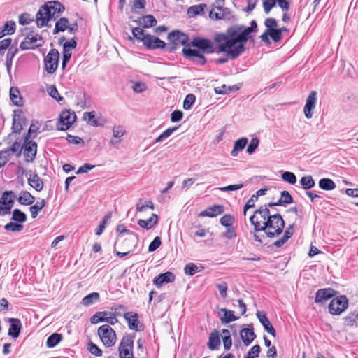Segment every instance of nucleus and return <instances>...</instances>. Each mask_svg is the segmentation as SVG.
I'll return each mask as SVG.
<instances>
[{"label": "nucleus", "mask_w": 358, "mask_h": 358, "mask_svg": "<svg viewBox=\"0 0 358 358\" xmlns=\"http://www.w3.org/2000/svg\"><path fill=\"white\" fill-rule=\"evenodd\" d=\"M258 31L255 20H252L250 27L234 25L229 27L226 33H218L215 36V41L218 43L215 50L213 43L207 38L196 37L192 41V46L201 50L203 53L225 52L230 59L238 57L245 50V43L252 39V33Z\"/></svg>", "instance_id": "1"}, {"label": "nucleus", "mask_w": 358, "mask_h": 358, "mask_svg": "<svg viewBox=\"0 0 358 358\" xmlns=\"http://www.w3.org/2000/svg\"><path fill=\"white\" fill-rule=\"evenodd\" d=\"M255 231H263L269 238L278 236L285 227V221L278 214L271 215L266 207H259L250 217Z\"/></svg>", "instance_id": "2"}, {"label": "nucleus", "mask_w": 358, "mask_h": 358, "mask_svg": "<svg viewBox=\"0 0 358 358\" xmlns=\"http://www.w3.org/2000/svg\"><path fill=\"white\" fill-rule=\"evenodd\" d=\"M65 10L64 6L57 1H49L42 6L38 10L36 20L38 27L48 24L51 19H56Z\"/></svg>", "instance_id": "3"}, {"label": "nucleus", "mask_w": 358, "mask_h": 358, "mask_svg": "<svg viewBox=\"0 0 358 358\" xmlns=\"http://www.w3.org/2000/svg\"><path fill=\"white\" fill-rule=\"evenodd\" d=\"M348 303L349 301L345 295L334 298L329 304V312L333 315H340L348 308Z\"/></svg>", "instance_id": "4"}, {"label": "nucleus", "mask_w": 358, "mask_h": 358, "mask_svg": "<svg viewBox=\"0 0 358 358\" xmlns=\"http://www.w3.org/2000/svg\"><path fill=\"white\" fill-rule=\"evenodd\" d=\"M97 333L105 346L112 347L115 344L116 334L108 324H103L99 327Z\"/></svg>", "instance_id": "5"}, {"label": "nucleus", "mask_w": 358, "mask_h": 358, "mask_svg": "<svg viewBox=\"0 0 358 358\" xmlns=\"http://www.w3.org/2000/svg\"><path fill=\"white\" fill-rule=\"evenodd\" d=\"M45 41L41 36L31 31L26 36L24 40L21 42L20 48L22 50L35 49L43 45Z\"/></svg>", "instance_id": "6"}, {"label": "nucleus", "mask_w": 358, "mask_h": 358, "mask_svg": "<svg viewBox=\"0 0 358 358\" xmlns=\"http://www.w3.org/2000/svg\"><path fill=\"white\" fill-rule=\"evenodd\" d=\"M134 338L130 335L124 336L119 345L120 358H134L133 355Z\"/></svg>", "instance_id": "7"}, {"label": "nucleus", "mask_w": 358, "mask_h": 358, "mask_svg": "<svg viewBox=\"0 0 358 358\" xmlns=\"http://www.w3.org/2000/svg\"><path fill=\"white\" fill-rule=\"evenodd\" d=\"M59 53L56 49H51L44 59L45 71L50 74L54 73L59 63Z\"/></svg>", "instance_id": "8"}, {"label": "nucleus", "mask_w": 358, "mask_h": 358, "mask_svg": "<svg viewBox=\"0 0 358 358\" xmlns=\"http://www.w3.org/2000/svg\"><path fill=\"white\" fill-rule=\"evenodd\" d=\"M167 39L171 43V45L168 48L169 51H173L178 45H185L189 37L187 34L180 31H173L168 34Z\"/></svg>", "instance_id": "9"}, {"label": "nucleus", "mask_w": 358, "mask_h": 358, "mask_svg": "<svg viewBox=\"0 0 358 358\" xmlns=\"http://www.w3.org/2000/svg\"><path fill=\"white\" fill-rule=\"evenodd\" d=\"M289 1L290 0H263L262 6L266 14H268L276 4L283 12H287L290 6Z\"/></svg>", "instance_id": "10"}, {"label": "nucleus", "mask_w": 358, "mask_h": 358, "mask_svg": "<svg viewBox=\"0 0 358 358\" xmlns=\"http://www.w3.org/2000/svg\"><path fill=\"white\" fill-rule=\"evenodd\" d=\"M76 115L74 112L64 110L59 115L58 129L64 131L68 129L76 121Z\"/></svg>", "instance_id": "11"}, {"label": "nucleus", "mask_w": 358, "mask_h": 358, "mask_svg": "<svg viewBox=\"0 0 358 358\" xmlns=\"http://www.w3.org/2000/svg\"><path fill=\"white\" fill-rule=\"evenodd\" d=\"M142 43L149 50L164 49L166 47L164 41L149 34L142 38Z\"/></svg>", "instance_id": "12"}, {"label": "nucleus", "mask_w": 358, "mask_h": 358, "mask_svg": "<svg viewBox=\"0 0 358 358\" xmlns=\"http://www.w3.org/2000/svg\"><path fill=\"white\" fill-rule=\"evenodd\" d=\"M182 53L187 59L192 61L196 64L203 66L206 62L203 55L194 49L184 48L182 49Z\"/></svg>", "instance_id": "13"}, {"label": "nucleus", "mask_w": 358, "mask_h": 358, "mask_svg": "<svg viewBox=\"0 0 358 358\" xmlns=\"http://www.w3.org/2000/svg\"><path fill=\"white\" fill-rule=\"evenodd\" d=\"M337 293L338 292L332 288L320 289L315 294V301L319 304L324 303L329 299L334 297Z\"/></svg>", "instance_id": "14"}, {"label": "nucleus", "mask_w": 358, "mask_h": 358, "mask_svg": "<svg viewBox=\"0 0 358 358\" xmlns=\"http://www.w3.org/2000/svg\"><path fill=\"white\" fill-rule=\"evenodd\" d=\"M317 100V92L312 91L306 101V105L303 108V113L307 119H310L313 117V110L315 108Z\"/></svg>", "instance_id": "15"}, {"label": "nucleus", "mask_w": 358, "mask_h": 358, "mask_svg": "<svg viewBox=\"0 0 358 358\" xmlns=\"http://www.w3.org/2000/svg\"><path fill=\"white\" fill-rule=\"evenodd\" d=\"M24 155L26 157V160L28 162H32L34 159L36 155V143L29 139L27 141H24Z\"/></svg>", "instance_id": "16"}, {"label": "nucleus", "mask_w": 358, "mask_h": 358, "mask_svg": "<svg viewBox=\"0 0 358 358\" xmlns=\"http://www.w3.org/2000/svg\"><path fill=\"white\" fill-rule=\"evenodd\" d=\"M25 123V119L22 116V111L21 110H16L14 111L13 117L12 129L15 133H20L23 129V125Z\"/></svg>", "instance_id": "17"}, {"label": "nucleus", "mask_w": 358, "mask_h": 358, "mask_svg": "<svg viewBox=\"0 0 358 358\" xmlns=\"http://www.w3.org/2000/svg\"><path fill=\"white\" fill-rule=\"evenodd\" d=\"M7 322L10 324L8 329V336L13 338H17L22 329V322L20 319L17 318H8Z\"/></svg>", "instance_id": "18"}, {"label": "nucleus", "mask_w": 358, "mask_h": 358, "mask_svg": "<svg viewBox=\"0 0 358 358\" xmlns=\"http://www.w3.org/2000/svg\"><path fill=\"white\" fill-rule=\"evenodd\" d=\"M175 279V275L171 272L167 271L156 276L153 280V284L157 287H160L164 283L173 282Z\"/></svg>", "instance_id": "19"}, {"label": "nucleus", "mask_w": 358, "mask_h": 358, "mask_svg": "<svg viewBox=\"0 0 358 358\" xmlns=\"http://www.w3.org/2000/svg\"><path fill=\"white\" fill-rule=\"evenodd\" d=\"M124 318L128 323L129 328L131 330L141 331L143 329H138L140 324L138 315L133 312H127L124 314Z\"/></svg>", "instance_id": "20"}, {"label": "nucleus", "mask_w": 358, "mask_h": 358, "mask_svg": "<svg viewBox=\"0 0 358 358\" xmlns=\"http://www.w3.org/2000/svg\"><path fill=\"white\" fill-rule=\"evenodd\" d=\"M257 317L259 319L262 325L264 327L265 331H267L268 334H270L273 337H275V336H276L275 330L274 327H273V325L271 324V323L270 322V321L268 319L266 314L259 311L257 313Z\"/></svg>", "instance_id": "21"}, {"label": "nucleus", "mask_w": 358, "mask_h": 358, "mask_svg": "<svg viewBox=\"0 0 358 358\" xmlns=\"http://www.w3.org/2000/svg\"><path fill=\"white\" fill-rule=\"evenodd\" d=\"M240 336L246 346H248L256 338L252 327L241 329Z\"/></svg>", "instance_id": "22"}, {"label": "nucleus", "mask_w": 358, "mask_h": 358, "mask_svg": "<svg viewBox=\"0 0 358 358\" xmlns=\"http://www.w3.org/2000/svg\"><path fill=\"white\" fill-rule=\"evenodd\" d=\"M84 119L87 123L94 127H102L105 124V120L103 118L101 117H96L94 111L85 112L84 113Z\"/></svg>", "instance_id": "23"}, {"label": "nucleus", "mask_w": 358, "mask_h": 358, "mask_svg": "<svg viewBox=\"0 0 358 358\" xmlns=\"http://www.w3.org/2000/svg\"><path fill=\"white\" fill-rule=\"evenodd\" d=\"M134 22L137 24L142 26L143 28H150L157 24V20L152 15H144L139 17L138 20H134Z\"/></svg>", "instance_id": "24"}, {"label": "nucleus", "mask_w": 358, "mask_h": 358, "mask_svg": "<svg viewBox=\"0 0 358 358\" xmlns=\"http://www.w3.org/2000/svg\"><path fill=\"white\" fill-rule=\"evenodd\" d=\"M159 217L157 215L152 213L148 220L140 219L138 220V224L147 230L153 228L158 223Z\"/></svg>", "instance_id": "25"}, {"label": "nucleus", "mask_w": 358, "mask_h": 358, "mask_svg": "<svg viewBox=\"0 0 358 358\" xmlns=\"http://www.w3.org/2000/svg\"><path fill=\"white\" fill-rule=\"evenodd\" d=\"M220 319L222 323H229L237 320L239 317L235 316L233 310H229L226 308H221L219 311Z\"/></svg>", "instance_id": "26"}, {"label": "nucleus", "mask_w": 358, "mask_h": 358, "mask_svg": "<svg viewBox=\"0 0 358 358\" xmlns=\"http://www.w3.org/2000/svg\"><path fill=\"white\" fill-rule=\"evenodd\" d=\"M28 184L36 191L41 192L43 188V182L41 178L36 174H30L27 178Z\"/></svg>", "instance_id": "27"}, {"label": "nucleus", "mask_w": 358, "mask_h": 358, "mask_svg": "<svg viewBox=\"0 0 358 358\" xmlns=\"http://www.w3.org/2000/svg\"><path fill=\"white\" fill-rule=\"evenodd\" d=\"M224 211V207L221 205H215L211 207H208L205 210L200 213V216H206L210 217H215L220 215Z\"/></svg>", "instance_id": "28"}, {"label": "nucleus", "mask_w": 358, "mask_h": 358, "mask_svg": "<svg viewBox=\"0 0 358 358\" xmlns=\"http://www.w3.org/2000/svg\"><path fill=\"white\" fill-rule=\"evenodd\" d=\"M16 197L13 191H5L0 199V204L13 208Z\"/></svg>", "instance_id": "29"}, {"label": "nucleus", "mask_w": 358, "mask_h": 358, "mask_svg": "<svg viewBox=\"0 0 358 358\" xmlns=\"http://www.w3.org/2000/svg\"><path fill=\"white\" fill-rule=\"evenodd\" d=\"M10 99L16 106H22L23 105L22 97L20 96L19 90L15 87H12L10 89Z\"/></svg>", "instance_id": "30"}, {"label": "nucleus", "mask_w": 358, "mask_h": 358, "mask_svg": "<svg viewBox=\"0 0 358 358\" xmlns=\"http://www.w3.org/2000/svg\"><path fill=\"white\" fill-rule=\"evenodd\" d=\"M17 201L24 206L31 205L35 201V198L27 191H22L17 199Z\"/></svg>", "instance_id": "31"}, {"label": "nucleus", "mask_w": 358, "mask_h": 358, "mask_svg": "<svg viewBox=\"0 0 358 358\" xmlns=\"http://www.w3.org/2000/svg\"><path fill=\"white\" fill-rule=\"evenodd\" d=\"M69 21L66 17L59 18L55 23V29L52 34H57L59 32H63L69 28Z\"/></svg>", "instance_id": "32"}, {"label": "nucleus", "mask_w": 358, "mask_h": 358, "mask_svg": "<svg viewBox=\"0 0 358 358\" xmlns=\"http://www.w3.org/2000/svg\"><path fill=\"white\" fill-rule=\"evenodd\" d=\"M248 140L245 137L241 138L234 142V148L231 152L233 157L238 155V152L243 150L246 146Z\"/></svg>", "instance_id": "33"}, {"label": "nucleus", "mask_w": 358, "mask_h": 358, "mask_svg": "<svg viewBox=\"0 0 358 358\" xmlns=\"http://www.w3.org/2000/svg\"><path fill=\"white\" fill-rule=\"evenodd\" d=\"M100 295L98 292H92L83 298L81 303L86 307L99 301Z\"/></svg>", "instance_id": "34"}, {"label": "nucleus", "mask_w": 358, "mask_h": 358, "mask_svg": "<svg viewBox=\"0 0 358 358\" xmlns=\"http://www.w3.org/2000/svg\"><path fill=\"white\" fill-rule=\"evenodd\" d=\"M206 8V4H199L190 6L187 11L189 17H194L199 15H203L204 9Z\"/></svg>", "instance_id": "35"}, {"label": "nucleus", "mask_w": 358, "mask_h": 358, "mask_svg": "<svg viewBox=\"0 0 358 358\" xmlns=\"http://www.w3.org/2000/svg\"><path fill=\"white\" fill-rule=\"evenodd\" d=\"M220 345V338L217 331H214L210 334L208 343V347L210 350H214L218 348Z\"/></svg>", "instance_id": "36"}, {"label": "nucleus", "mask_w": 358, "mask_h": 358, "mask_svg": "<svg viewBox=\"0 0 358 358\" xmlns=\"http://www.w3.org/2000/svg\"><path fill=\"white\" fill-rule=\"evenodd\" d=\"M319 187L324 190L330 191L336 188L335 182L330 178H322L319 181Z\"/></svg>", "instance_id": "37"}, {"label": "nucleus", "mask_w": 358, "mask_h": 358, "mask_svg": "<svg viewBox=\"0 0 358 358\" xmlns=\"http://www.w3.org/2000/svg\"><path fill=\"white\" fill-rule=\"evenodd\" d=\"M45 206V201L41 199L40 201H37L34 205L29 208L31 215L32 218H36L38 214V212L41 210Z\"/></svg>", "instance_id": "38"}, {"label": "nucleus", "mask_w": 358, "mask_h": 358, "mask_svg": "<svg viewBox=\"0 0 358 358\" xmlns=\"http://www.w3.org/2000/svg\"><path fill=\"white\" fill-rule=\"evenodd\" d=\"M62 340V336L57 333L51 334L47 339L46 345L48 348L55 347Z\"/></svg>", "instance_id": "39"}, {"label": "nucleus", "mask_w": 358, "mask_h": 358, "mask_svg": "<svg viewBox=\"0 0 358 358\" xmlns=\"http://www.w3.org/2000/svg\"><path fill=\"white\" fill-rule=\"evenodd\" d=\"M358 321V313L356 311L350 313L344 317L345 324L350 327L357 326Z\"/></svg>", "instance_id": "40"}, {"label": "nucleus", "mask_w": 358, "mask_h": 358, "mask_svg": "<svg viewBox=\"0 0 358 358\" xmlns=\"http://www.w3.org/2000/svg\"><path fill=\"white\" fill-rule=\"evenodd\" d=\"M15 30V23L13 21L7 22L3 29L0 31V38L4 36L6 34H12Z\"/></svg>", "instance_id": "41"}, {"label": "nucleus", "mask_w": 358, "mask_h": 358, "mask_svg": "<svg viewBox=\"0 0 358 358\" xmlns=\"http://www.w3.org/2000/svg\"><path fill=\"white\" fill-rule=\"evenodd\" d=\"M292 235L293 231L285 230L282 237L275 241L273 245L276 248H281L286 243V242L292 237Z\"/></svg>", "instance_id": "42"}, {"label": "nucleus", "mask_w": 358, "mask_h": 358, "mask_svg": "<svg viewBox=\"0 0 358 358\" xmlns=\"http://www.w3.org/2000/svg\"><path fill=\"white\" fill-rule=\"evenodd\" d=\"M301 185L305 189H309L315 185V181L311 176H303L299 181Z\"/></svg>", "instance_id": "43"}, {"label": "nucleus", "mask_w": 358, "mask_h": 358, "mask_svg": "<svg viewBox=\"0 0 358 358\" xmlns=\"http://www.w3.org/2000/svg\"><path fill=\"white\" fill-rule=\"evenodd\" d=\"M22 148L19 142H15L10 148H7L3 150L6 151V155L8 157L10 152L16 154L17 157H20L22 154Z\"/></svg>", "instance_id": "44"}, {"label": "nucleus", "mask_w": 358, "mask_h": 358, "mask_svg": "<svg viewBox=\"0 0 358 358\" xmlns=\"http://www.w3.org/2000/svg\"><path fill=\"white\" fill-rule=\"evenodd\" d=\"M107 315H108V311L97 312L91 317L90 322L92 324L104 322L106 317H107Z\"/></svg>", "instance_id": "45"}, {"label": "nucleus", "mask_w": 358, "mask_h": 358, "mask_svg": "<svg viewBox=\"0 0 358 358\" xmlns=\"http://www.w3.org/2000/svg\"><path fill=\"white\" fill-rule=\"evenodd\" d=\"M294 202L293 198L287 191H282L280 194V197L278 199V203L281 206L291 204Z\"/></svg>", "instance_id": "46"}, {"label": "nucleus", "mask_w": 358, "mask_h": 358, "mask_svg": "<svg viewBox=\"0 0 358 358\" xmlns=\"http://www.w3.org/2000/svg\"><path fill=\"white\" fill-rule=\"evenodd\" d=\"M178 127H173L165 130L157 138H155V143L162 142L169 138L176 130L178 129Z\"/></svg>", "instance_id": "47"}, {"label": "nucleus", "mask_w": 358, "mask_h": 358, "mask_svg": "<svg viewBox=\"0 0 358 358\" xmlns=\"http://www.w3.org/2000/svg\"><path fill=\"white\" fill-rule=\"evenodd\" d=\"M12 220L22 224L27 220V215L19 209H15L13 211Z\"/></svg>", "instance_id": "48"}, {"label": "nucleus", "mask_w": 358, "mask_h": 358, "mask_svg": "<svg viewBox=\"0 0 358 358\" xmlns=\"http://www.w3.org/2000/svg\"><path fill=\"white\" fill-rule=\"evenodd\" d=\"M222 10V6H215L210 11L209 17L213 20H222V15H223Z\"/></svg>", "instance_id": "49"}, {"label": "nucleus", "mask_w": 358, "mask_h": 358, "mask_svg": "<svg viewBox=\"0 0 358 358\" xmlns=\"http://www.w3.org/2000/svg\"><path fill=\"white\" fill-rule=\"evenodd\" d=\"M24 226L22 224L15 223V222H9L4 226V229L6 231H12V232H17L20 231L23 229Z\"/></svg>", "instance_id": "50"}, {"label": "nucleus", "mask_w": 358, "mask_h": 358, "mask_svg": "<svg viewBox=\"0 0 358 358\" xmlns=\"http://www.w3.org/2000/svg\"><path fill=\"white\" fill-rule=\"evenodd\" d=\"M234 221V217L229 214H226L223 215L220 220V224L226 227H229L232 226Z\"/></svg>", "instance_id": "51"}, {"label": "nucleus", "mask_w": 358, "mask_h": 358, "mask_svg": "<svg viewBox=\"0 0 358 358\" xmlns=\"http://www.w3.org/2000/svg\"><path fill=\"white\" fill-rule=\"evenodd\" d=\"M282 179L291 184L294 185L296 182V177L292 172L285 171L282 174Z\"/></svg>", "instance_id": "52"}, {"label": "nucleus", "mask_w": 358, "mask_h": 358, "mask_svg": "<svg viewBox=\"0 0 358 358\" xmlns=\"http://www.w3.org/2000/svg\"><path fill=\"white\" fill-rule=\"evenodd\" d=\"M196 97L193 94H189L186 96L183 102V108L189 110L194 103Z\"/></svg>", "instance_id": "53"}, {"label": "nucleus", "mask_w": 358, "mask_h": 358, "mask_svg": "<svg viewBox=\"0 0 358 358\" xmlns=\"http://www.w3.org/2000/svg\"><path fill=\"white\" fill-rule=\"evenodd\" d=\"M17 52V48H14V49L13 48H9V50L7 52V55H6V65L8 70H9V69L10 68V66L12 65V60Z\"/></svg>", "instance_id": "54"}, {"label": "nucleus", "mask_w": 358, "mask_h": 358, "mask_svg": "<svg viewBox=\"0 0 358 358\" xmlns=\"http://www.w3.org/2000/svg\"><path fill=\"white\" fill-rule=\"evenodd\" d=\"M199 271L198 266L194 263L187 264L184 268V272L187 275H193Z\"/></svg>", "instance_id": "55"}, {"label": "nucleus", "mask_w": 358, "mask_h": 358, "mask_svg": "<svg viewBox=\"0 0 358 358\" xmlns=\"http://www.w3.org/2000/svg\"><path fill=\"white\" fill-rule=\"evenodd\" d=\"M38 130L39 127L37 125L31 124L29 127L27 134L24 136V141H27L31 138H34L38 132Z\"/></svg>", "instance_id": "56"}, {"label": "nucleus", "mask_w": 358, "mask_h": 358, "mask_svg": "<svg viewBox=\"0 0 358 358\" xmlns=\"http://www.w3.org/2000/svg\"><path fill=\"white\" fill-rule=\"evenodd\" d=\"M264 25L266 27V31H271L273 29H277L278 22L275 18L268 17L264 21Z\"/></svg>", "instance_id": "57"}, {"label": "nucleus", "mask_w": 358, "mask_h": 358, "mask_svg": "<svg viewBox=\"0 0 358 358\" xmlns=\"http://www.w3.org/2000/svg\"><path fill=\"white\" fill-rule=\"evenodd\" d=\"M222 12L223 13L222 20L229 22H234L236 20V17L229 8L222 7Z\"/></svg>", "instance_id": "58"}, {"label": "nucleus", "mask_w": 358, "mask_h": 358, "mask_svg": "<svg viewBox=\"0 0 358 358\" xmlns=\"http://www.w3.org/2000/svg\"><path fill=\"white\" fill-rule=\"evenodd\" d=\"M259 143V140L258 138H257V137L252 138L250 141V144L248 145V146L247 148V152L249 155H252V153H254L255 150L257 148Z\"/></svg>", "instance_id": "59"}, {"label": "nucleus", "mask_w": 358, "mask_h": 358, "mask_svg": "<svg viewBox=\"0 0 358 358\" xmlns=\"http://www.w3.org/2000/svg\"><path fill=\"white\" fill-rule=\"evenodd\" d=\"M112 131H113V136L115 138H120L126 133V131L123 129L122 126H120V125L114 126L113 127Z\"/></svg>", "instance_id": "60"}, {"label": "nucleus", "mask_w": 358, "mask_h": 358, "mask_svg": "<svg viewBox=\"0 0 358 358\" xmlns=\"http://www.w3.org/2000/svg\"><path fill=\"white\" fill-rule=\"evenodd\" d=\"M88 350L91 354L95 356H101L102 355V350L92 342L88 343Z\"/></svg>", "instance_id": "61"}, {"label": "nucleus", "mask_w": 358, "mask_h": 358, "mask_svg": "<svg viewBox=\"0 0 358 358\" xmlns=\"http://www.w3.org/2000/svg\"><path fill=\"white\" fill-rule=\"evenodd\" d=\"M133 36L139 41L142 42V38L146 36L147 34L144 33V31L140 27H135L132 29Z\"/></svg>", "instance_id": "62"}, {"label": "nucleus", "mask_w": 358, "mask_h": 358, "mask_svg": "<svg viewBox=\"0 0 358 358\" xmlns=\"http://www.w3.org/2000/svg\"><path fill=\"white\" fill-rule=\"evenodd\" d=\"M162 244L161 238L159 236H157L154 238V240L150 243L148 247L149 252L155 251Z\"/></svg>", "instance_id": "63"}, {"label": "nucleus", "mask_w": 358, "mask_h": 358, "mask_svg": "<svg viewBox=\"0 0 358 358\" xmlns=\"http://www.w3.org/2000/svg\"><path fill=\"white\" fill-rule=\"evenodd\" d=\"M268 33L274 42H278L282 38L281 30H278V28L268 31Z\"/></svg>", "instance_id": "64"}]
</instances>
